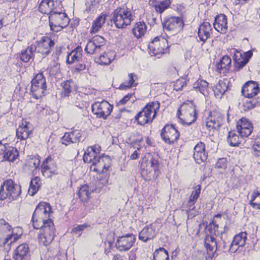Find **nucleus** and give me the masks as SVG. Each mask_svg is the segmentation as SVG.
<instances>
[{
  "label": "nucleus",
  "instance_id": "nucleus-1",
  "mask_svg": "<svg viewBox=\"0 0 260 260\" xmlns=\"http://www.w3.org/2000/svg\"><path fill=\"white\" fill-rule=\"evenodd\" d=\"M51 212L52 208L49 204L46 202L40 203L36 207L31 218L34 228L39 230L44 225H50V222L53 223V220L50 218Z\"/></svg>",
  "mask_w": 260,
  "mask_h": 260
},
{
  "label": "nucleus",
  "instance_id": "nucleus-2",
  "mask_svg": "<svg viewBox=\"0 0 260 260\" xmlns=\"http://www.w3.org/2000/svg\"><path fill=\"white\" fill-rule=\"evenodd\" d=\"M160 103L158 101L147 103L135 116V120L138 124L144 125L151 123L156 117L157 112L159 110Z\"/></svg>",
  "mask_w": 260,
  "mask_h": 260
},
{
  "label": "nucleus",
  "instance_id": "nucleus-3",
  "mask_svg": "<svg viewBox=\"0 0 260 260\" xmlns=\"http://www.w3.org/2000/svg\"><path fill=\"white\" fill-rule=\"evenodd\" d=\"M134 16L127 7H119L114 10L111 19L117 28H124L131 24Z\"/></svg>",
  "mask_w": 260,
  "mask_h": 260
},
{
  "label": "nucleus",
  "instance_id": "nucleus-4",
  "mask_svg": "<svg viewBox=\"0 0 260 260\" xmlns=\"http://www.w3.org/2000/svg\"><path fill=\"white\" fill-rule=\"evenodd\" d=\"M218 224L212 221L206 225L205 229L206 237L204 239V245L209 254H213L217 250V242L214 236H217L221 233L218 230Z\"/></svg>",
  "mask_w": 260,
  "mask_h": 260
},
{
  "label": "nucleus",
  "instance_id": "nucleus-5",
  "mask_svg": "<svg viewBox=\"0 0 260 260\" xmlns=\"http://www.w3.org/2000/svg\"><path fill=\"white\" fill-rule=\"evenodd\" d=\"M21 193V186L11 179L6 180L1 186L0 200L11 202L16 200Z\"/></svg>",
  "mask_w": 260,
  "mask_h": 260
},
{
  "label": "nucleus",
  "instance_id": "nucleus-6",
  "mask_svg": "<svg viewBox=\"0 0 260 260\" xmlns=\"http://www.w3.org/2000/svg\"><path fill=\"white\" fill-rule=\"evenodd\" d=\"M30 92L36 99H39L45 95L47 89L46 82L42 73H40L31 80Z\"/></svg>",
  "mask_w": 260,
  "mask_h": 260
},
{
  "label": "nucleus",
  "instance_id": "nucleus-7",
  "mask_svg": "<svg viewBox=\"0 0 260 260\" xmlns=\"http://www.w3.org/2000/svg\"><path fill=\"white\" fill-rule=\"evenodd\" d=\"M49 224L50 225L48 226L44 225L41 229H40L41 232L38 235V239L40 244L46 247L51 243L55 236V229L54 223L50 222Z\"/></svg>",
  "mask_w": 260,
  "mask_h": 260
},
{
  "label": "nucleus",
  "instance_id": "nucleus-8",
  "mask_svg": "<svg viewBox=\"0 0 260 260\" xmlns=\"http://www.w3.org/2000/svg\"><path fill=\"white\" fill-rule=\"evenodd\" d=\"M162 25L164 29L177 33L182 30L184 24L181 18L169 16L164 19Z\"/></svg>",
  "mask_w": 260,
  "mask_h": 260
},
{
  "label": "nucleus",
  "instance_id": "nucleus-9",
  "mask_svg": "<svg viewBox=\"0 0 260 260\" xmlns=\"http://www.w3.org/2000/svg\"><path fill=\"white\" fill-rule=\"evenodd\" d=\"M150 51L154 55L167 53L169 47L166 39L161 37H156L149 45Z\"/></svg>",
  "mask_w": 260,
  "mask_h": 260
},
{
  "label": "nucleus",
  "instance_id": "nucleus-10",
  "mask_svg": "<svg viewBox=\"0 0 260 260\" xmlns=\"http://www.w3.org/2000/svg\"><path fill=\"white\" fill-rule=\"evenodd\" d=\"M113 106L106 101L102 102H95L91 106L92 112L99 118L106 119L111 114Z\"/></svg>",
  "mask_w": 260,
  "mask_h": 260
},
{
  "label": "nucleus",
  "instance_id": "nucleus-11",
  "mask_svg": "<svg viewBox=\"0 0 260 260\" xmlns=\"http://www.w3.org/2000/svg\"><path fill=\"white\" fill-rule=\"evenodd\" d=\"M106 45V40L101 36H96L89 40L85 48V52L89 54L100 53Z\"/></svg>",
  "mask_w": 260,
  "mask_h": 260
},
{
  "label": "nucleus",
  "instance_id": "nucleus-12",
  "mask_svg": "<svg viewBox=\"0 0 260 260\" xmlns=\"http://www.w3.org/2000/svg\"><path fill=\"white\" fill-rule=\"evenodd\" d=\"M136 240V237L133 234H126L118 237L115 246L119 251H126L131 248Z\"/></svg>",
  "mask_w": 260,
  "mask_h": 260
},
{
  "label": "nucleus",
  "instance_id": "nucleus-13",
  "mask_svg": "<svg viewBox=\"0 0 260 260\" xmlns=\"http://www.w3.org/2000/svg\"><path fill=\"white\" fill-rule=\"evenodd\" d=\"M40 169L42 175L46 178H50L58 174L56 162L51 156H48L43 160Z\"/></svg>",
  "mask_w": 260,
  "mask_h": 260
},
{
  "label": "nucleus",
  "instance_id": "nucleus-14",
  "mask_svg": "<svg viewBox=\"0 0 260 260\" xmlns=\"http://www.w3.org/2000/svg\"><path fill=\"white\" fill-rule=\"evenodd\" d=\"M32 44L36 47V52L45 57L50 53L54 45V42L48 37H43L40 41H36Z\"/></svg>",
  "mask_w": 260,
  "mask_h": 260
},
{
  "label": "nucleus",
  "instance_id": "nucleus-15",
  "mask_svg": "<svg viewBox=\"0 0 260 260\" xmlns=\"http://www.w3.org/2000/svg\"><path fill=\"white\" fill-rule=\"evenodd\" d=\"M160 136L165 143L171 144L177 140L179 134L174 125L167 124L162 129Z\"/></svg>",
  "mask_w": 260,
  "mask_h": 260
},
{
  "label": "nucleus",
  "instance_id": "nucleus-16",
  "mask_svg": "<svg viewBox=\"0 0 260 260\" xmlns=\"http://www.w3.org/2000/svg\"><path fill=\"white\" fill-rule=\"evenodd\" d=\"M223 121V115L218 110H214L210 112L207 118L206 126L209 128L218 129Z\"/></svg>",
  "mask_w": 260,
  "mask_h": 260
},
{
  "label": "nucleus",
  "instance_id": "nucleus-17",
  "mask_svg": "<svg viewBox=\"0 0 260 260\" xmlns=\"http://www.w3.org/2000/svg\"><path fill=\"white\" fill-rule=\"evenodd\" d=\"M237 129L242 137H248L253 131V126L251 122L247 118H241L237 123Z\"/></svg>",
  "mask_w": 260,
  "mask_h": 260
},
{
  "label": "nucleus",
  "instance_id": "nucleus-18",
  "mask_svg": "<svg viewBox=\"0 0 260 260\" xmlns=\"http://www.w3.org/2000/svg\"><path fill=\"white\" fill-rule=\"evenodd\" d=\"M259 90L258 83L253 81H250L243 85L241 92L245 98L252 99L257 94Z\"/></svg>",
  "mask_w": 260,
  "mask_h": 260
},
{
  "label": "nucleus",
  "instance_id": "nucleus-19",
  "mask_svg": "<svg viewBox=\"0 0 260 260\" xmlns=\"http://www.w3.org/2000/svg\"><path fill=\"white\" fill-rule=\"evenodd\" d=\"M190 105H185L183 106L185 108L186 111H184L183 115H184L183 123L187 125H190L193 123L197 119V110L196 107L192 101L190 102Z\"/></svg>",
  "mask_w": 260,
  "mask_h": 260
},
{
  "label": "nucleus",
  "instance_id": "nucleus-20",
  "mask_svg": "<svg viewBox=\"0 0 260 260\" xmlns=\"http://www.w3.org/2000/svg\"><path fill=\"white\" fill-rule=\"evenodd\" d=\"M82 137L81 130L74 129L65 133L61 138L62 143L68 146L72 143H77L80 141Z\"/></svg>",
  "mask_w": 260,
  "mask_h": 260
},
{
  "label": "nucleus",
  "instance_id": "nucleus-21",
  "mask_svg": "<svg viewBox=\"0 0 260 260\" xmlns=\"http://www.w3.org/2000/svg\"><path fill=\"white\" fill-rule=\"evenodd\" d=\"M193 157L197 163L201 164L207 159V152L205 151V145L199 142L194 147Z\"/></svg>",
  "mask_w": 260,
  "mask_h": 260
},
{
  "label": "nucleus",
  "instance_id": "nucleus-22",
  "mask_svg": "<svg viewBox=\"0 0 260 260\" xmlns=\"http://www.w3.org/2000/svg\"><path fill=\"white\" fill-rule=\"evenodd\" d=\"M32 124L26 121H23L16 129V137L20 140L27 139L32 131Z\"/></svg>",
  "mask_w": 260,
  "mask_h": 260
},
{
  "label": "nucleus",
  "instance_id": "nucleus-23",
  "mask_svg": "<svg viewBox=\"0 0 260 260\" xmlns=\"http://www.w3.org/2000/svg\"><path fill=\"white\" fill-rule=\"evenodd\" d=\"M212 27L211 24L208 22H204L200 25L198 28V37L199 40L202 42V45L210 38L211 34Z\"/></svg>",
  "mask_w": 260,
  "mask_h": 260
},
{
  "label": "nucleus",
  "instance_id": "nucleus-24",
  "mask_svg": "<svg viewBox=\"0 0 260 260\" xmlns=\"http://www.w3.org/2000/svg\"><path fill=\"white\" fill-rule=\"evenodd\" d=\"M91 165V170L99 173L106 172L110 166L106 164V161H110L109 158L108 156H100Z\"/></svg>",
  "mask_w": 260,
  "mask_h": 260
},
{
  "label": "nucleus",
  "instance_id": "nucleus-25",
  "mask_svg": "<svg viewBox=\"0 0 260 260\" xmlns=\"http://www.w3.org/2000/svg\"><path fill=\"white\" fill-rule=\"evenodd\" d=\"M29 257V248L26 243L19 245L14 251L13 258L15 260H28Z\"/></svg>",
  "mask_w": 260,
  "mask_h": 260
},
{
  "label": "nucleus",
  "instance_id": "nucleus-26",
  "mask_svg": "<svg viewBox=\"0 0 260 260\" xmlns=\"http://www.w3.org/2000/svg\"><path fill=\"white\" fill-rule=\"evenodd\" d=\"M99 146L96 145L88 147L83 155L84 161L86 163H90L92 165L94 161H96V158L100 156L99 155Z\"/></svg>",
  "mask_w": 260,
  "mask_h": 260
},
{
  "label": "nucleus",
  "instance_id": "nucleus-27",
  "mask_svg": "<svg viewBox=\"0 0 260 260\" xmlns=\"http://www.w3.org/2000/svg\"><path fill=\"white\" fill-rule=\"evenodd\" d=\"M157 233L155 228L151 224L144 227L139 233V239L144 242H147L153 239L156 236Z\"/></svg>",
  "mask_w": 260,
  "mask_h": 260
},
{
  "label": "nucleus",
  "instance_id": "nucleus-28",
  "mask_svg": "<svg viewBox=\"0 0 260 260\" xmlns=\"http://www.w3.org/2000/svg\"><path fill=\"white\" fill-rule=\"evenodd\" d=\"M231 67V59L228 55L223 56L216 64V71L220 74L225 75L229 72Z\"/></svg>",
  "mask_w": 260,
  "mask_h": 260
},
{
  "label": "nucleus",
  "instance_id": "nucleus-29",
  "mask_svg": "<svg viewBox=\"0 0 260 260\" xmlns=\"http://www.w3.org/2000/svg\"><path fill=\"white\" fill-rule=\"evenodd\" d=\"M214 28L221 34H225L228 30L227 18L224 14L217 15L213 23Z\"/></svg>",
  "mask_w": 260,
  "mask_h": 260
},
{
  "label": "nucleus",
  "instance_id": "nucleus-30",
  "mask_svg": "<svg viewBox=\"0 0 260 260\" xmlns=\"http://www.w3.org/2000/svg\"><path fill=\"white\" fill-rule=\"evenodd\" d=\"M49 20L56 23L61 24L64 26H68L70 22L69 18L66 13L55 11L49 15Z\"/></svg>",
  "mask_w": 260,
  "mask_h": 260
},
{
  "label": "nucleus",
  "instance_id": "nucleus-31",
  "mask_svg": "<svg viewBox=\"0 0 260 260\" xmlns=\"http://www.w3.org/2000/svg\"><path fill=\"white\" fill-rule=\"evenodd\" d=\"M246 235L247 234L245 232H241L234 237L230 247V250L232 252H235L240 247L245 245L247 239Z\"/></svg>",
  "mask_w": 260,
  "mask_h": 260
},
{
  "label": "nucleus",
  "instance_id": "nucleus-32",
  "mask_svg": "<svg viewBox=\"0 0 260 260\" xmlns=\"http://www.w3.org/2000/svg\"><path fill=\"white\" fill-rule=\"evenodd\" d=\"M149 6L153 8L157 13H162L171 4V0H149Z\"/></svg>",
  "mask_w": 260,
  "mask_h": 260
},
{
  "label": "nucleus",
  "instance_id": "nucleus-33",
  "mask_svg": "<svg viewBox=\"0 0 260 260\" xmlns=\"http://www.w3.org/2000/svg\"><path fill=\"white\" fill-rule=\"evenodd\" d=\"M38 9L43 14L50 15L55 9V2L53 0H42Z\"/></svg>",
  "mask_w": 260,
  "mask_h": 260
},
{
  "label": "nucleus",
  "instance_id": "nucleus-34",
  "mask_svg": "<svg viewBox=\"0 0 260 260\" xmlns=\"http://www.w3.org/2000/svg\"><path fill=\"white\" fill-rule=\"evenodd\" d=\"M116 53L113 51L105 52L99 57L95 59V61L101 65H109L115 59Z\"/></svg>",
  "mask_w": 260,
  "mask_h": 260
},
{
  "label": "nucleus",
  "instance_id": "nucleus-35",
  "mask_svg": "<svg viewBox=\"0 0 260 260\" xmlns=\"http://www.w3.org/2000/svg\"><path fill=\"white\" fill-rule=\"evenodd\" d=\"M230 81L228 79L219 80L213 89L216 97L220 98L229 89Z\"/></svg>",
  "mask_w": 260,
  "mask_h": 260
},
{
  "label": "nucleus",
  "instance_id": "nucleus-36",
  "mask_svg": "<svg viewBox=\"0 0 260 260\" xmlns=\"http://www.w3.org/2000/svg\"><path fill=\"white\" fill-rule=\"evenodd\" d=\"M196 201L189 198L187 203L181 207V211L185 212L188 218H192L198 214L194 206Z\"/></svg>",
  "mask_w": 260,
  "mask_h": 260
},
{
  "label": "nucleus",
  "instance_id": "nucleus-37",
  "mask_svg": "<svg viewBox=\"0 0 260 260\" xmlns=\"http://www.w3.org/2000/svg\"><path fill=\"white\" fill-rule=\"evenodd\" d=\"M36 51V47L35 45L31 44L27 48L21 51L19 55L20 59L24 62H27L30 59H33Z\"/></svg>",
  "mask_w": 260,
  "mask_h": 260
},
{
  "label": "nucleus",
  "instance_id": "nucleus-38",
  "mask_svg": "<svg viewBox=\"0 0 260 260\" xmlns=\"http://www.w3.org/2000/svg\"><path fill=\"white\" fill-rule=\"evenodd\" d=\"M82 48L80 46H77L74 50L69 53L67 56V63L72 64L75 61H78L82 57Z\"/></svg>",
  "mask_w": 260,
  "mask_h": 260
},
{
  "label": "nucleus",
  "instance_id": "nucleus-39",
  "mask_svg": "<svg viewBox=\"0 0 260 260\" xmlns=\"http://www.w3.org/2000/svg\"><path fill=\"white\" fill-rule=\"evenodd\" d=\"M62 91H61V96L66 98L70 96V93L73 91L75 84L72 80H68L62 82L61 83Z\"/></svg>",
  "mask_w": 260,
  "mask_h": 260
},
{
  "label": "nucleus",
  "instance_id": "nucleus-40",
  "mask_svg": "<svg viewBox=\"0 0 260 260\" xmlns=\"http://www.w3.org/2000/svg\"><path fill=\"white\" fill-rule=\"evenodd\" d=\"M106 16L105 14H102L96 18L92 23L90 30V34L96 33L101 29L103 24L105 23Z\"/></svg>",
  "mask_w": 260,
  "mask_h": 260
},
{
  "label": "nucleus",
  "instance_id": "nucleus-41",
  "mask_svg": "<svg viewBox=\"0 0 260 260\" xmlns=\"http://www.w3.org/2000/svg\"><path fill=\"white\" fill-rule=\"evenodd\" d=\"M128 80L121 83L119 88L121 90H126L133 86H136L138 83L136 81L138 80V76L134 73H129L128 74Z\"/></svg>",
  "mask_w": 260,
  "mask_h": 260
},
{
  "label": "nucleus",
  "instance_id": "nucleus-42",
  "mask_svg": "<svg viewBox=\"0 0 260 260\" xmlns=\"http://www.w3.org/2000/svg\"><path fill=\"white\" fill-rule=\"evenodd\" d=\"M147 26L144 21H139L135 23L132 31L134 35L137 38L143 36L146 32Z\"/></svg>",
  "mask_w": 260,
  "mask_h": 260
},
{
  "label": "nucleus",
  "instance_id": "nucleus-43",
  "mask_svg": "<svg viewBox=\"0 0 260 260\" xmlns=\"http://www.w3.org/2000/svg\"><path fill=\"white\" fill-rule=\"evenodd\" d=\"M6 149L3 155V158L9 161H14L18 156L17 150L8 144Z\"/></svg>",
  "mask_w": 260,
  "mask_h": 260
},
{
  "label": "nucleus",
  "instance_id": "nucleus-44",
  "mask_svg": "<svg viewBox=\"0 0 260 260\" xmlns=\"http://www.w3.org/2000/svg\"><path fill=\"white\" fill-rule=\"evenodd\" d=\"M208 83L204 80H198L194 84L193 89L196 91H199L204 95L208 93Z\"/></svg>",
  "mask_w": 260,
  "mask_h": 260
},
{
  "label": "nucleus",
  "instance_id": "nucleus-45",
  "mask_svg": "<svg viewBox=\"0 0 260 260\" xmlns=\"http://www.w3.org/2000/svg\"><path fill=\"white\" fill-rule=\"evenodd\" d=\"M242 138L241 136L240 137L235 131H231L229 132L227 141L231 146L237 147L242 142Z\"/></svg>",
  "mask_w": 260,
  "mask_h": 260
},
{
  "label": "nucleus",
  "instance_id": "nucleus-46",
  "mask_svg": "<svg viewBox=\"0 0 260 260\" xmlns=\"http://www.w3.org/2000/svg\"><path fill=\"white\" fill-rule=\"evenodd\" d=\"M40 162V159L39 158V156L38 155L37 156H34L27 159L25 164V166L30 171L34 172L39 168Z\"/></svg>",
  "mask_w": 260,
  "mask_h": 260
},
{
  "label": "nucleus",
  "instance_id": "nucleus-47",
  "mask_svg": "<svg viewBox=\"0 0 260 260\" xmlns=\"http://www.w3.org/2000/svg\"><path fill=\"white\" fill-rule=\"evenodd\" d=\"M114 238L113 235H108L105 239L103 240L102 246L104 248V252L108 255L113 248Z\"/></svg>",
  "mask_w": 260,
  "mask_h": 260
},
{
  "label": "nucleus",
  "instance_id": "nucleus-48",
  "mask_svg": "<svg viewBox=\"0 0 260 260\" xmlns=\"http://www.w3.org/2000/svg\"><path fill=\"white\" fill-rule=\"evenodd\" d=\"M169 256L168 251L164 247L156 249L153 254L152 260H169Z\"/></svg>",
  "mask_w": 260,
  "mask_h": 260
},
{
  "label": "nucleus",
  "instance_id": "nucleus-49",
  "mask_svg": "<svg viewBox=\"0 0 260 260\" xmlns=\"http://www.w3.org/2000/svg\"><path fill=\"white\" fill-rule=\"evenodd\" d=\"M93 191V189L90 188L88 185H83L81 186L79 190V197L82 201H85L89 198Z\"/></svg>",
  "mask_w": 260,
  "mask_h": 260
},
{
  "label": "nucleus",
  "instance_id": "nucleus-50",
  "mask_svg": "<svg viewBox=\"0 0 260 260\" xmlns=\"http://www.w3.org/2000/svg\"><path fill=\"white\" fill-rule=\"evenodd\" d=\"M41 185V179L36 177L30 182L28 193L31 196L35 195L38 191Z\"/></svg>",
  "mask_w": 260,
  "mask_h": 260
},
{
  "label": "nucleus",
  "instance_id": "nucleus-51",
  "mask_svg": "<svg viewBox=\"0 0 260 260\" xmlns=\"http://www.w3.org/2000/svg\"><path fill=\"white\" fill-rule=\"evenodd\" d=\"M12 230L11 226L4 219H0V242L3 240L2 237L10 232Z\"/></svg>",
  "mask_w": 260,
  "mask_h": 260
},
{
  "label": "nucleus",
  "instance_id": "nucleus-52",
  "mask_svg": "<svg viewBox=\"0 0 260 260\" xmlns=\"http://www.w3.org/2000/svg\"><path fill=\"white\" fill-rule=\"evenodd\" d=\"M250 204L255 209H260V193L258 191L254 192L251 195Z\"/></svg>",
  "mask_w": 260,
  "mask_h": 260
},
{
  "label": "nucleus",
  "instance_id": "nucleus-53",
  "mask_svg": "<svg viewBox=\"0 0 260 260\" xmlns=\"http://www.w3.org/2000/svg\"><path fill=\"white\" fill-rule=\"evenodd\" d=\"M50 76H56L60 72V64L55 61H52L47 68Z\"/></svg>",
  "mask_w": 260,
  "mask_h": 260
},
{
  "label": "nucleus",
  "instance_id": "nucleus-54",
  "mask_svg": "<svg viewBox=\"0 0 260 260\" xmlns=\"http://www.w3.org/2000/svg\"><path fill=\"white\" fill-rule=\"evenodd\" d=\"M89 227V225L87 223L78 225L72 229L71 233L74 236L79 237L81 235L83 232Z\"/></svg>",
  "mask_w": 260,
  "mask_h": 260
},
{
  "label": "nucleus",
  "instance_id": "nucleus-55",
  "mask_svg": "<svg viewBox=\"0 0 260 260\" xmlns=\"http://www.w3.org/2000/svg\"><path fill=\"white\" fill-rule=\"evenodd\" d=\"M20 235L14 234L12 232L10 235H8L1 242L4 245L8 244L11 245L12 243L15 242L20 237Z\"/></svg>",
  "mask_w": 260,
  "mask_h": 260
},
{
  "label": "nucleus",
  "instance_id": "nucleus-56",
  "mask_svg": "<svg viewBox=\"0 0 260 260\" xmlns=\"http://www.w3.org/2000/svg\"><path fill=\"white\" fill-rule=\"evenodd\" d=\"M258 102L256 99H248L243 103V107L245 111L250 110L255 108Z\"/></svg>",
  "mask_w": 260,
  "mask_h": 260
},
{
  "label": "nucleus",
  "instance_id": "nucleus-57",
  "mask_svg": "<svg viewBox=\"0 0 260 260\" xmlns=\"http://www.w3.org/2000/svg\"><path fill=\"white\" fill-rule=\"evenodd\" d=\"M149 160L148 164H150L151 167L154 171H156L158 168V156L155 154L153 155L149 154Z\"/></svg>",
  "mask_w": 260,
  "mask_h": 260
},
{
  "label": "nucleus",
  "instance_id": "nucleus-58",
  "mask_svg": "<svg viewBox=\"0 0 260 260\" xmlns=\"http://www.w3.org/2000/svg\"><path fill=\"white\" fill-rule=\"evenodd\" d=\"M186 81L183 78L178 79L174 83L173 87L174 90L178 91L182 90L184 86H186Z\"/></svg>",
  "mask_w": 260,
  "mask_h": 260
},
{
  "label": "nucleus",
  "instance_id": "nucleus-59",
  "mask_svg": "<svg viewBox=\"0 0 260 260\" xmlns=\"http://www.w3.org/2000/svg\"><path fill=\"white\" fill-rule=\"evenodd\" d=\"M252 149L255 152L254 155L258 156L260 153V137H257L254 139Z\"/></svg>",
  "mask_w": 260,
  "mask_h": 260
},
{
  "label": "nucleus",
  "instance_id": "nucleus-60",
  "mask_svg": "<svg viewBox=\"0 0 260 260\" xmlns=\"http://www.w3.org/2000/svg\"><path fill=\"white\" fill-rule=\"evenodd\" d=\"M49 26L51 30L55 32H58L67 26H64L61 24L49 21Z\"/></svg>",
  "mask_w": 260,
  "mask_h": 260
},
{
  "label": "nucleus",
  "instance_id": "nucleus-61",
  "mask_svg": "<svg viewBox=\"0 0 260 260\" xmlns=\"http://www.w3.org/2000/svg\"><path fill=\"white\" fill-rule=\"evenodd\" d=\"M201 186L200 185H198L192 191L189 198L197 201L200 194L201 193Z\"/></svg>",
  "mask_w": 260,
  "mask_h": 260
},
{
  "label": "nucleus",
  "instance_id": "nucleus-62",
  "mask_svg": "<svg viewBox=\"0 0 260 260\" xmlns=\"http://www.w3.org/2000/svg\"><path fill=\"white\" fill-rule=\"evenodd\" d=\"M148 23L150 26H153L157 23V19L153 14H147L146 16Z\"/></svg>",
  "mask_w": 260,
  "mask_h": 260
},
{
  "label": "nucleus",
  "instance_id": "nucleus-63",
  "mask_svg": "<svg viewBox=\"0 0 260 260\" xmlns=\"http://www.w3.org/2000/svg\"><path fill=\"white\" fill-rule=\"evenodd\" d=\"M216 167L221 169H225L226 168V160L224 158H219L216 164Z\"/></svg>",
  "mask_w": 260,
  "mask_h": 260
},
{
  "label": "nucleus",
  "instance_id": "nucleus-64",
  "mask_svg": "<svg viewBox=\"0 0 260 260\" xmlns=\"http://www.w3.org/2000/svg\"><path fill=\"white\" fill-rule=\"evenodd\" d=\"M86 69V64L84 63H79L74 68L75 73H79Z\"/></svg>",
  "mask_w": 260,
  "mask_h": 260
}]
</instances>
